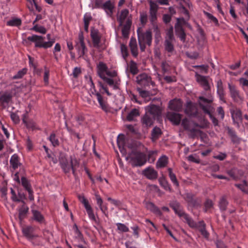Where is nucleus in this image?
Returning a JSON list of instances; mask_svg holds the SVG:
<instances>
[{
  "mask_svg": "<svg viewBox=\"0 0 248 248\" xmlns=\"http://www.w3.org/2000/svg\"><path fill=\"white\" fill-rule=\"evenodd\" d=\"M119 26H122V32L124 38L128 37L132 24V19L129 16V11L126 9L122 10L117 16Z\"/></svg>",
  "mask_w": 248,
  "mask_h": 248,
  "instance_id": "f257e3e1",
  "label": "nucleus"
},
{
  "mask_svg": "<svg viewBox=\"0 0 248 248\" xmlns=\"http://www.w3.org/2000/svg\"><path fill=\"white\" fill-rule=\"evenodd\" d=\"M125 160L133 167L142 166L147 161L146 155L137 150H132L125 155Z\"/></svg>",
  "mask_w": 248,
  "mask_h": 248,
  "instance_id": "f03ea898",
  "label": "nucleus"
},
{
  "mask_svg": "<svg viewBox=\"0 0 248 248\" xmlns=\"http://www.w3.org/2000/svg\"><path fill=\"white\" fill-rule=\"evenodd\" d=\"M137 33L140 49L141 51H144L146 45L149 46L151 45L152 41V33L150 31L142 32L140 31V28L137 30Z\"/></svg>",
  "mask_w": 248,
  "mask_h": 248,
  "instance_id": "7ed1b4c3",
  "label": "nucleus"
},
{
  "mask_svg": "<svg viewBox=\"0 0 248 248\" xmlns=\"http://www.w3.org/2000/svg\"><path fill=\"white\" fill-rule=\"evenodd\" d=\"M170 205L174 210L175 213L183 219L185 222L187 223L189 227H194L197 226L195 221L181 209L179 203L176 202H173L170 203Z\"/></svg>",
  "mask_w": 248,
  "mask_h": 248,
  "instance_id": "20e7f679",
  "label": "nucleus"
},
{
  "mask_svg": "<svg viewBox=\"0 0 248 248\" xmlns=\"http://www.w3.org/2000/svg\"><path fill=\"white\" fill-rule=\"evenodd\" d=\"M44 39L45 38L42 36L35 34L27 37V40L34 43L35 46L36 47H42L44 48H49L52 46L55 42L54 39L45 42Z\"/></svg>",
  "mask_w": 248,
  "mask_h": 248,
  "instance_id": "39448f33",
  "label": "nucleus"
},
{
  "mask_svg": "<svg viewBox=\"0 0 248 248\" xmlns=\"http://www.w3.org/2000/svg\"><path fill=\"white\" fill-rule=\"evenodd\" d=\"M212 101L213 100L212 98L206 99L202 96L199 97V104L200 106L204 112L209 115L213 124L215 125H217L218 124L217 120L210 113L212 107L210 104L212 102Z\"/></svg>",
  "mask_w": 248,
  "mask_h": 248,
  "instance_id": "423d86ee",
  "label": "nucleus"
},
{
  "mask_svg": "<svg viewBox=\"0 0 248 248\" xmlns=\"http://www.w3.org/2000/svg\"><path fill=\"white\" fill-rule=\"evenodd\" d=\"M60 165L65 173L69 172L72 169L73 174H75L76 168L78 166L79 163L76 158H70L69 161L66 159L62 158L60 161Z\"/></svg>",
  "mask_w": 248,
  "mask_h": 248,
  "instance_id": "0eeeda50",
  "label": "nucleus"
},
{
  "mask_svg": "<svg viewBox=\"0 0 248 248\" xmlns=\"http://www.w3.org/2000/svg\"><path fill=\"white\" fill-rule=\"evenodd\" d=\"M97 74L101 78H104L108 76L112 78H115L117 76V72L114 71H109L106 64L104 62H100L97 65Z\"/></svg>",
  "mask_w": 248,
  "mask_h": 248,
  "instance_id": "6e6552de",
  "label": "nucleus"
},
{
  "mask_svg": "<svg viewBox=\"0 0 248 248\" xmlns=\"http://www.w3.org/2000/svg\"><path fill=\"white\" fill-rule=\"evenodd\" d=\"M182 125L185 129L190 132L193 137L201 133V131L197 128V127L199 126V125L193 122L189 121L186 118L182 120Z\"/></svg>",
  "mask_w": 248,
  "mask_h": 248,
  "instance_id": "1a4fd4ad",
  "label": "nucleus"
},
{
  "mask_svg": "<svg viewBox=\"0 0 248 248\" xmlns=\"http://www.w3.org/2000/svg\"><path fill=\"white\" fill-rule=\"evenodd\" d=\"M75 47L79 57H83L87 52V48L84 41L83 33L81 31L78 33V41L76 42Z\"/></svg>",
  "mask_w": 248,
  "mask_h": 248,
  "instance_id": "9d476101",
  "label": "nucleus"
},
{
  "mask_svg": "<svg viewBox=\"0 0 248 248\" xmlns=\"http://www.w3.org/2000/svg\"><path fill=\"white\" fill-rule=\"evenodd\" d=\"M228 86L230 95L232 100L238 104H241L243 101V96L242 95L234 85L229 84Z\"/></svg>",
  "mask_w": 248,
  "mask_h": 248,
  "instance_id": "9b49d317",
  "label": "nucleus"
},
{
  "mask_svg": "<svg viewBox=\"0 0 248 248\" xmlns=\"http://www.w3.org/2000/svg\"><path fill=\"white\" fill-rule=\"evenodd\" d=\"M78 198L80 202L84 205L87 211L89 218L93 221H96V218L92 207L90 205L88 201L83 195H78Z\"/></svg>",
  "mask_w": 248,
  "mask_h": 248,
  "instance_id": "f8f14e48",
  "label": "nucleus"
},
{
  "mask_svg": "<svg viewBox=\"0 0 248 248\" xmlns=\"http://www.w3.org/2000/svg\"><path fill=\"white\" fill-rule=\"evenodd\" d=\"M95 7L97 8H102L104 10L108 16H111L113 14L114 6L113 3L110 0L106 1L102 5L97 1H96Z\"/></svg>",
  "mask_w": 248,
  "mask_h": 248,
  "instance_id": "ddd939ff",
  "label": "nucleus"
},
{
  "mask_svg": "<svg viewBox=\"0 0 248 248\" xmlns=\"http://www.w3.org/2000/svg\"><path fill=\"white\" fill-rule=\"evenodd\" d=\"M177 21L175 26L176 33L182 41H184L186 39V34L181 24L185 23V20L183 18H179L177 19Z\"/></svg>",
  "mask_w": 248,
  "mask_h": 248,
  "instance_id": "4468645a",
  "label": "nucleus"
},
{
  "mask_svg": "<svg viewBox=\"0 0 248 248\" xmlns=\"http://www.w3.org/2000/svg\"><path fill=\"white\" fill-rule=\"evenodd\" d=\"M91 36L93 46L99 48L101 46V35L99 31L96 30L92 29Z\"/></svg>",
  "mask_w": 248,
  "mask_h": 248,
  "instance_id": "2eb2a0df",
  "label": "nucleus"
},
{
  "mask_svg": "<svg viewBox=\"0 0 248 248\" xmlns=\"http://www.w3.org/2000/svg\"><path fill=\"white\" fill-rule=\"evenodd\" d=\"M146 113L153 116L155 118L158 117L161 114V110L158 106L155 105H151L145 108Z\"/></svg>",
  "mask_w": 248,
  "mask_h": 248,
  "instance_id": "dca6fc26",
  "label": "nucleus"
},
{
  "mask_svg": "<svg viewBox=\"0 0 248 248\" xmlns=\"http://www.w3.org/2000/svg\"><path fill=\"white\" fill-rule=\"evenodd\" d=\"M137 82L142 86H148L150 84H153L151 78L146 74H141L137 77Z\"/></svg>",
  "mask_w": 248,
  "mask_h": 248,
  "instance_id": "f3484780",
  "label": "nucleus"
},
{
  "mask_svg": "<svg viewBox=\"0 0 248 248\" xmlns=\"http://www.w3.org/2000/svg\"><path fill=\"white\" fill-rule=\"evenodd\" d=\"M167 119L174 125L179 124L182 119V115L173 112H168L167 113Z\"/></svg>",
  "mask_w": 248,
  "mask_h": 248,
  "instance_id": "a211bd4d",
  "label": "nucleus"
},
{
  "mask_svg": "<svg viewBox=\"0 0 248 248\" xmlns=\"http://www.w3.org/2000/svg\"><path fill=\"white\" fill-rule=\"evenodd\" d=\"M183 107V102L180 99H174L170 100L169 103V108L170 109L176 111H180Z\"/></svg>",
  "mask_w": 248,
  "mask_h": 248,
  "instance_id": "6ab92c4d",
  "label": "nucleus"
},
{
  "mask_svg": "<svg viewBox=\"0 0 248 248\" xmlns=\"http://www.w3.org/2000/svg\"><path fill=\"white\" fill-rule=\"evenodd\" d=\"M143 174L148 179L154 180L157 177V172L152 167L146 168L143 171Z\"/></svg>",
  "mask_w": 248,
  "mask_h": 248,
  "instance_id": "aec40b11",
  "label": "nucleus"
},
{
  "mask_svg": "<svg viewBox=\"0 0 248 248\" xmlns=\"http://www.w3.org/2000/svg\"><path fill=\"white\" fill-rule=\"evenodd\" d=\"M185 113L189 116H194L197 113V108L195 104L188 102L185 109Z\"/></svg>",
  "mask_w": 248,
  "mask_h": 248,
  "instance_id": "412c9836",
  "label": "nucleus"
},
{
  "mask_svg": "<svg viewBox=\"0 0 248 248\" xmlns=\"http://www.w3.org/2000/svg\"><path fill=\"white\" fill-rule=\"evenodd\" d=\"M158 9L157 4L152 1H150V20L154 22L156 19V13Z\"/></svg>",
  "mask_w": 248,
  "mask_h": 248,
  "instance_id": "4be33fe9",
  "label": "nucleus"
},
{
  "mask_svg": "<svg viewBox=\"0 0 248 248\" xmlns=\"http://www.w3.org/2000/svg\"><path fill=\"white\" fill-rule=\"evenodd\" d=\"M231 113L232 118L234 123H236L237 125L239 122H241L242 120V112L239 109H231Z\"/></svg>",
  "mask_w": 248,
  "mask_h": 248,
  "instance_id": "5701e85b",
  "label": "nucleus"
},
{
  "mask_svg": "<svg viewBox=\"0 0 248 248\" xmlns=\"http://www.w3.org/2000/svg\"><path fill=\"white\" fill-rule=\"evenodd\" d=\"M196 80L205 90H208L210 89L208 81L207 80L208 77L201 76L197 73L196 74Z\"/></svg>",
  "mask_w": 248,
  "mask_h": 248,
  "instance_id": "b1692460",
  "label": "nucleus"
},
{
  "mask_svg": "<svg viewBox=\"0 0 248 248\" xmlns=\"http://www.w3.org/2000/svg\"><path fill=\"white\" fill-rule=\"evenodd\" d=\"M108 78L106 76L104 78H102L106 83H107L110 87H111L113 89L116 90L118 88V86L119 85V79H117L116 78H112V77Z\"/></svg>",
  "mask_w": 248,
  "mask_h": 248,
  "instance_id": "393cba45",
  "label": "nucleus"
},
{
  "mask_svg": "<svg viewBox=\"0 0 248 248\" xmlns=\"http://www.w3.org/2000/svg\"><path fill=\"white\" fill-rule=\"evenodd\" d=\"M155 119V118L153 116L145 114L141 119V122L144 126H151L153 124Z\"/></svg>",
  "mask_w": 248,
  "mask_h": 248,
  "instance_id": "a878e982",
  "label": "nucleus"
},
{
  "mask_svg": "<svg viewBox=\"0 0 248 248\" xmlns=\"http://www.w3.org/2000/svg\"><path fill=\"white\" fill-rule=\"evenodd\" d=\"M31 212L32 214V219L34 220L39 223H43L44 222V217L39 211L36 210H32Z\"/></svg>",
  "mask_w": 248,
  "mask_h": 248,
  "instance_id": "bb28decb",
  "label": "nucleus"
},
{
  "mask_svg": "<svg viewBox=\"0 0 248 248\" xmlns=\"http://www.w3.org/2000/svg\"><path fill=\"white\" fill-rule=\"evenodd\" d=\"M34 229L31 226H26L22 229L24 235L29 239H31L36 235L33 234Z\"/></svg>",
  "mask_w": 248,
  "mask_h": 248,
  "instance_id": "cd10ccee",
  "label": "nucleus"
},
{
  "mask_svg": "<svg viewBox=\"0 0 248 248\" xmlns=\"http://www.w3.org/2000/svg\"><path fill=\"white\" fill-rule=\"evenodd\" d=\"M196 226L193 227V228H197L199 229L201 234L205 237L207 238L209 236V233L205 229V225L203 221H200L198 223L195 222Z\"/></svg>",
  "mask_w": 248,
  "mask_h": 248,
  "instance_id": "c85d7f7f",
  "label": "nucleus"
},
{
  "mask_svg": "<svg viewBox=\"0 0 248 248\" xmlns=\"http://www.w3.org/2000/svg\"><path fill=\"white\" fill-rule=\"evenodd\" d=\"M145 206L147 209L150 210L158 216L161 215V212L153 203L151 202H146Z\"/></svg>",
  "mask_w": 248,
  "mask_h": 248,
  "instance_id": "c756f323",
  "label": "nucleus"
},
{
  "mask_svg": "<svg viewBox=\"0 0 248 248\" xmlns=\"http://www.w3.org/2000/svg\"><path fill=\"white\" fill-rule=\"evenodd\" d=\"M129 46L132 55L135 57L137 56L138 52L137 44L136 39L133 38H131Z\"/></svg>",
  "mask_w": 248,
  "mask_h": 248,
  "instance_id": "7c9ffc66",
  "label": "nucleus"
},
{
  "mask_svg": "<svg viewBox=\"0 0 248 248\" xmlns=\"http://www.w3.org/2000/svg\"><path fill=\"white\" fill-rule=\"evenodd\" d=\"M140 115V112L138 109L134 108L132 109L127 114L126 119L128 121H132L135 120V118Z\"/></svg>",
  "mask_w": 248,
  "mask_h": 248,
  "instance_id": "2f4dec72",
  "label": "nucleus"
},
{
  "mask_svg": "<svg viewBox=\"0 0 248 248\" xmlns=\"http://www.w3.org/2000/svg\"><path fill=\"white\" fill-rule=\"evenodd\" d=\"M97 97V99L98 100V102L99 104L100 107L101 108L104 110V111H108V107L107 105V104L104 101L103 99V97L100 94V93H96L95 95Z\"/></svg>",
  "mask_w": 248,
  "mask_h": 248,
  "instance_id": "473e14b6",
  "label": "nucleus"
},
{
  "mask_svg": "<svg viewBox=\"0 0 248 248\" xmlns=\"http://www.w3.org/2000/svg\"><path fill=\"white\" fill-rule=\"evenodd\" d=\"M97 97V99L98 100V102L99 104L100 107L101 108L104 110V111H108V107L107 105V104L104 101L103 99V97L100 94V93H96L95 95Z\"/></svg>",
  "mask_w": 248,
  "mask_h": 248,
  "instance_id": "72a5a7b5",
  "label": "nucleus"
},
{
  "mask_svg": "<svg viewBox=\"0 0 248 248\" xmlns=\"http://www.w3.org/2000/svg\"><path fill=\"white\" fill-rule=\"evenodd\" d=\"M10 162L14 169L17 168L20 164L18 156L16 154H14L11 156Z\"/></svg>",
  "mask_w": 248,
  "mask_h": 248,
  "instance_id": "f704fd0d",
  "label": "nucleus"
},
{
  "mask_svg": "<svg viewBox=\"0 0 248 248\" xmlns=\"http://www.w3.org/2000/svg\"><path fill=\"white\" fill-rule=\"evenodd\" d=\"M168 162V158L166 155L161 156L156 162V166L158 168L165 167Z\"/></svg>",
  "mask_w": 248,
  "mask_h": 248,
  "instance_id": "c9c22d12",
  "label": "nucleus"
},
{
  "mask_svg": "<svg viewBox=\"0 0 248 248\" xmlns=\"http://www.w3.org/2000/svg\"><path fill=\"white\" fill-rule=\"evenodd\" d=\"M12 98L11 93L6 92L0 96V101L2 103H9Z\"/></svg>",
  "mask_w": 248,
  "mask_h": 248,
  "instance_id": "e433bc0d",
  "label": "nucleus"
},
{
  "mask_svg": "<svg viewBox=\"0 0 248 248\" xmlns=\"http://www.w3.org/2000/svg\"><path fill=\"white\" fill-rule=\"evenodd\" d=\"M23 122L28 128L31 129L32 130L37 128L35 122L32 120L27 121L25 116H24L23 118Z\"/></svg>",
  "mask_w": 248,
  "mask_h": 248,
  "instance_id": "4c0bfd02",
  "label": "nucleus"
},
{
  "mask_svg": "<svg viewBox=\"0 0 248 248\" xmlns=\"http://www.w3.org/2000/svg\"><path fill=\"white\" fill-rule=\"evenodd\" d=\"M92 19V17L90 14L89 13H86L83 17V20H84V30L86 31H88V28L90 22L91 21Z\"/></svg>",
  "mask_w": 248,
  "mask_h": 248,
  "instance_id": "58836bf2",
  "label": "nucleus"
},
{
  "mask_svg": "<svg viewBox=\"0 0 248 248\" xmlns=\"http://www.w3.org/2000/svg\"><path fill=\"white\" fill-rule=\"evenodd\" d=\"M228 174L233 179H238L242 175V172L236 169H233L228 171Z\"/></svg>",
  "mask_w": 248,
  "mask_h": 248,
  "instance_id": "ea45409f",
  "label": "nucleus"
},
{
  "mask_svg": "<svg viewBox=\"0 0 248 248\" xmlns=\"http://www.w3.org/2000/svg\"><path fill=\"white\" fill-rule=\"evenodd\" d=\"M161 129L157 127H155L153 128L152 131V138L153 140H156L161 135Z\"/></svg>",
  "mask_w": 248,
  "mask_h": 248,
  "instance_id": "a19ab883",
  "label": "nucleus"
},
{
  "mask_svg": "<svg viewBox=\"0 0 248 248\" xmlns=\"http://www.w3.org/2000/svg\"><path fill=\"white\" fill-rule=\"evenodd\" d=\"M154 32L155 36V42L158 44L161 39L160 31L157 26H154Z\"/></svg>",
  "mask_w": 248,
  "mask_h": 248,
  "instance_id": "79ce46f5",
  "label": "nucleus"
},
{
  "mask_svg": "<svg viewBox=\"0 0 248 248\" xmlns=\"http://www.w3.org/2000/svg\"><path fill=\"white\" fill-rule=\"evenodd\" d=\"M21 24V20L19 18H13L7 23L8 26H19Z\"/></svg>",
  "mask_w": 248,
  "mask_h": 248,
  "instance_id": "37998d69",
  "label": "nucleus"
},
{
  "mask_svg": "<svg viewBox=\"0 0 248 248\" xmlns=\"http://www.w3.org/2000/svg\"><path fill=\"white\" fill-rule=\"evenodd\" d=\"M228 202L224 197H222L219 202V207L221 211L226 210Z\"/></svg>",
  "mask_w": 248,
  "mask_h": 248,
  "instance_id": "c03bdc74",
  "label": "nucleus"
},
{
  "mask_svg": "<svg viewBox=\"0 0 248 248\" xmlns=\"http://www.w3.org/2000/svg\"><path fill=\"white\" fill-rule=\"evenodd\" d=\"M29 210V208L25 205H23L19 210V217L20 219L24 217Z\"/></svg>",
  "mask_w": 248,
  "mask_h": 248,
  "instance_id": "a18cd8bd",
  "label": "nucleus"
},
{
  "mask_svg": "<svg viewBox=\"0 0 248 248\" xmlns=\"http://www.w3.org/2000/svg\"><path fill=\"white\" fill-rule=\"evenodd\" d=\"M173 41H170L166 39L165 42V49L168 52H172L173 50V46L172 45Z\"/></svg>",
  "mask_w": 248,
  "mask_h": 248,
  "instance_id": "49530a36",
  "label": "nucleus"
},
{
  "mask_svg": "<svg viewBox=\"0 0 248 248\" xmlns=\"http://www.w3.org/2000/svg\"><path fill=\"white\" fill-rule=\"evenodd\" d=\"M88 84H89V86H90V89L89 92H90V93L91 94L96 95V93H99L95 90L94 84V83L92 80V79L91 77L89 78Z\"/></svg>",
  "mask_w": 248,
  "mask_h": 248,
  "instance_id": "de8ad7c7",
  "label": "nucleus"
},
{
  "mask_svg": "<svg viewBox=\"0 0 248 248\" xmlns=\"http://www.w3.org/2000/svg\"><path fill=\"white\" fill-rule=\"evenodd\" d=\"M168 170L169 172V176L171 181L175 185L178 186V182L177 180L175 175L172 172V169L171 168H169Z\"/></svg>",
  "mask_w": 248,
  "mask_h": 248,
  "instance_id": "09e8293b",
  "label": "nucleus"
},
{
  "mask_svg": "<svg viewBox=\"0 0 248 248\" xmlns=\"http://www.w3.org/2000/svg\"><path fill=\"white\" fill-rule=\"evenodd\" d=\"M235 186L245 192H248V185L246 181H244L241 184H236Z\"/></svg>",
  "mask_w": 248,
  "mask_h": 248,
  "instance_id": "8fccbe9b",
  "label": "nucleus"
},
{
  "mask_svg": "<svg viewBox=\"0 0 248 248\" xmlns=\"http://www.w3.org/2000/svg\"><path fill=\"white\" fill-rule=\"evenodd\" d=\"M129 68L130 71L132 74L135 75L138 73V69L136 62L131 61L129 65Z\"/></svg>",
  "mask_w": 248,
  "mask_h": 248,
  "instance_id": "3c124183",
  "label": "nucleus"
},
{
  "mask_svg": "<svg viewBox=\"0 0 248 248\" xmlns=\"http://www.w3.org/2000/svg\"><path fill=\"white\" fill-rule=\"evenodd\" d=\"M27 72V69L26 68H23L18 71L17 73L13 77V79H19L22 78L26 74Z\"/></svg>",
  "mask_w": 248,
  "mask_h": 248,
  "instance_id": "603ef678",
  "label": "nucleus"
},
{
  "mask_svg": "<svg viewBox=\"0 0 248 248\" xmlns=\"http://www.w3.org/2000/svg\"><path fill=\"white\" fill-rule=\"evenodd\" d=\"M21 182L23 186L28 190L29 193L31 194L32 191L28 180L25 178L23 177L21 179Z\"/></svg>",
  "mask_w": 248,
  "mask_h": 248,
  "instance_id": "864d4df0",
  "label": "nucleus"
},
{
  "mask_svg": "<svg viewBox=\"0 0 248 248\" xmlns=\"http://www.w3.org/2000/svg\"><path fill=\"white\" fill-rule=\"evenodd\" d=\"M32 30L35 31L36 32H38L42 34H45L46 32V28L43 26H39L37 25H34Z\"/></svg>",
  "mask_w": 248,
  "mask_h": 248,
  "instance_id": "5fc2aeb1",
  "label": "nucleus"
},
{
  "mask_svg": "<svg viewBox=\"0 0 248 248\" xmlns=\"http://www.w3.org/2000/svg\"><path fill=\"white\" fill-rule=\"evenodd\" d=\"M124 140L122 139H121L120 138V136H119L118 140H117V144L119 147L120 150L121 152L124 154L125 153V151H124V147L125 145L124 144Z\"/></svg>",
  "mask_w": 248,
  "mask_h": 248,
  "instance_id": "6e6d98bb",
  "label": "nucleus"
},
{
  "mask_svg": "<svg viewBox=\"0 0 248 248\" xmlns=\"http://www.w3.org/2000/svg\"><path fill=\"white\" fill-rule=\"evenodd\" d=\"M49 140L53 146H57L59 144V140L56 138V135L54 134H51L50 135Z\"/></svg>",
  "mask_w": 248,
  "mask_h": 248,
  "instance_id": "4d7b16f0",
  "label": "nucleus"
},
{
  "mask_svg": "<svg viewBox=\"0 0 248 248\" xmlns=\"http://www.w3.org/2000/svg\"><path fill=\"white\" fill-rule=\"evenodd\" d=\"M120 48H121V53L123 56V57L124 59H125V58L128 56V52H127V47L125 45H124L123 44H121Z\"/></svg>",
  "mask_w": 248,
  "mask_h": 248,
  "instance_id": "13d9d810",
  "label": "nucleus"
},
{
  "mask_svg": "<svg viewBox=\"0 0 248 248\" xmlns=\"http://www.w3.org/2000/svg\"><path fill=\"white\" fill-rule=\"evenodd\" d=\"M118 229L122 232H127L129 231L128 228L124 224L118 223L116 224Z\"/></svg>",
  "mask_w": 248,
  "mask_h": 248,
  "instance_id": "bf43d9fd",
  "label": "nucleus"
},
{
  "mask_svg": "<svg viewBox=\"0 0 248 248\" xmlns=\"http://www.w3.org/2000/svg\"><path fill=\"white\" fill-rule=\"evenodd\" d=\"M203 13L208 18L211 20V21H212L213 22L216 24L218 23V20L217 18L215 17L214 16H213L212 14L205 11H203Z\"/></svg>",
  "mask_w": 248,
  "mask_h": 248,
  "instance_id": "052dcab7",
  "label": "nucleus"
},
{
  "mask_svg": "<svg viewBox=\"0 0 248 248\" xmlns=\"http://www.w3.org/2000/svg\"><path fill=\"white\" fill-rule=\"evenodd\" d=\"M161 68L163 72L165 73L169 71L170 69V66L168 62H165L162 63Z\"/></svg>",
  "mask_w": 248,
  "mask_h": 248,
  "instance_id": "680f3d73",
  "label": "nucleus"
},
{
  "mask_svg": "<svg viewBox=\"0 0 248 248\" xmlns=\"http://www.w3.org/2000/svg\"><path fill=\"white\" fill-rule=\"evenodd\" d=\"M166 39L170 40V41H173L174 40V37H173V31L172 28H171L170 29L167 33V38Z\"/></svg>",
  "mask_w": 248,
  "mask_h": 248,
  "instance_id": "e2e57ef3",
  "label": "nucleus"
},
{
  "mask_svg": "<svg viewBox=\"0 0 248 248\" xmlns=\"http://www.w3.org/2000/svg\"><path fill=\"white\" fill-rule=\"evenodd\" d=\"M140 20L142 24H146L147 21V15L145 13H142L140 15Z\"/></svg>",
  "mask_w": 248,
  "mask_h": 248,
  "instance_id": "0e129e2a",
  "label": "nucleus"
},
{
  "mask_svg": "<svg viewBox=\"0 0 248 248\" xmlns=\"http://www.w3.org/2000/svg\"><path fill=\"white\" fill-rule=\"evenodd\" d=\"M99 206V208L101 210V211H102V212L103 213V214H104L106 216H108V213H107V211H108V207H107V205L105 204H103L102 203L101 204V205H98Z\"/></svg>",
  "mask_w": 248,
  "mask_h": 248,
  "instance_id": "69168bd1",
  "label": "nucleus"
},
{
  "mask_svg": "<svg viewBox=\"0 0 248 248\" xmlns=\"http://www.w3.org/2000/svg\"><path fill=\"white\" fill-rule=\"evenodd\" d=\"M99 206V208L101 210V211H102V212L103 213V214H104L106 216H108V213H107V211H108V207H107V205L105 204H103L102 203L101 204V205H98Z\"/></svg>",
  "mask_w": 248,
  "mask_h": 248,
  "instance_id": "338daca9",
  "label": "nucleus"
},
{
  "mask_svg": "<svg viewBox=\"0 0 248 248\" xmlns=\"http://www.w3.org/2000/svg\"><path fill=\"white\" fill-rule=\"evenodd\" d=\"M213 203L211 200H206L204 203V206H205L206 211H207L208 210L211 208L213 207Z\"/></svg>",
  "mask_w": 248,
  "mask_h": 248,
  "instance_id": "774afa93",
  "label": "nucleus"
}]
</instances>
